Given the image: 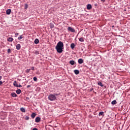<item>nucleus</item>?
Masks as SVG:
<instances>
[{"label": "nucleus", "mask_w": 130, "mask_h": 130, "mask_svg": "<svg viewBox=\"0 0 130 130\" xmlns=\"http://www.w3.org/2000/svg\"><path fill=\"white\" fill-rule=\"evenodd\" d=\"M63 43L61 41H59L57 44V45L55 47V49L56 50L57 52L58 53H62V51H63Z\"/></svg>", "instance_id": "nucleus-1"}, {"label": "nucleus", "mask_w": 130, "mask_h": 130, "mask_svg": "<svg viewBox=\"0 0 130 130\" xmlns=\"http://www.w3.org/2000/svg\"><path fill=\"white\" fill-rule=\"evenodd\" d=\"M56 95L57 94L54 93V94H50L48 96V99L50 101H55L56 100Z\"/></svg>", "instance_id": "nucleus-2"}, {"label": "nucleus", "mask_w": 130, "mask_h": 130, "mask_svg": "<svg viewBox=\"0 0 130 130\" xmlns=\"http://www.w3.org/2000/svg\"><path fill=\"white\" fill-rule=\"evenodd\" d=\"M68 31H69L70 32H75V29H74V28L71 27V26H69L68 28Z\"/></svg>", "instance_id": "nucleus-3"}, {"label": "nucleus", "mask_w": 130, "mask_h": 130, "mask_svg": "<svg viewBox=\"0 0 130 130\" xmlns=\"http://www.w3.org/2000/svg\"><path fill=\"white\" fill-rule=\"evenodd\" d=\"M78 62L80 64H82V63H83L84 62V60H83V59L80 58V59H78Z\"/></svg>", "instance_id": "nucleus-4"}, {"label": "nucleus", "mask_w": 130, "mask_h": 130, "mask_svg": "<svg viewBox=\"0 0 130 130\" xmlns=\"http://www.w3.org/2000/svg\"><path fill=\"white\" fill-rule=\"evenodd\" d=\"M41 120V118L40 117H37L35 119L36 122H39Z\"/></svg>", "instance_id": "nucleus-5"}, {"label": "nucleus", "mask_w": 130, "mask_h": 130, "mask_svg": "<svg viewBox=\"0 0 130 130\" xmlns=\"http://www.w3.org/2000/svg\"><path fill=\"white\" fill-rule=\"evenodd\" d=\"M16 49L17 50H20L21 49V45L20 44L16 45Z\"/></svg>", "instance_id": "nucleus-6"}, {"label": "nucleus", "mask_w": 130, "mask_h": 130, "mask_svg": "<svg viewBox=\"0 0 130 130\" xmlns=\"http://www.w3.org/2000/svg\"><path fill=\"white\" fill-rule=\"evenodd\" d=\"M7 41H9V42H13V41H14V39H13V38H8V39H7Z\"/></svg>", "instance_id": "nucleus-7"}, {"label": "nucleus", "mask_w": 130, "mask_h": 130, "mask_svg": "<svg viewBox=\"0 0 130 130\" xmlns=\"http://www.w3.org/2000/svg\"><path fill=\"white\" fill-rule=\"evenodd\" d=\"M91 9H92V5H91V4H88L87 5V9L91 10Z\"/></svg>", "instance_id": "nucleus-8"}, {"label": "nucleus", "mask_w": 130, "mask_h": 130, "mask_svg": "<svg viewBox=\"0 0 130 130\" xmlns=\"http://www.w3.org/2000/svg\"><path fill=\"white\" fill-rule=\"evenodd\" d=\"M98 85L99 86H101V87H104V85H103V84H102V82H100V81H99L98 82Z\"/></svg>", "instance_id": "nucleus-9"}, {"label": "nucleus", "mask_w": 130, "mask_h": 130, "mask_svg": "<svg viewBox=\"0 0 130 130\" xmlns=\"http://www.w3.org/2000/svg\"><path fill=\"white\" fill-rule=\"evenodd\" d=\"M11 96H12V97L16 98V97H17V94H16V93H15V92H12L11 94Z\"/></svg>", "instance_id": "nucleus-10"}, {"label": "nucleus", "mask_w": 130, "mask_h": 130, "mask_svg": "<svg viewBox=\"0 0 130 130\" xmlns=\"http://www.w3.org/2000/svg\"><path fill=\"white\" fill-rule=\"evenodd\" d=\"M11 9H8L6 11V14L7 15H10L11 14Z\"/></svg>", "instance_id": "nucleus-11"}, {"label": "nucleus", "mask_w": 130, "mask_h": 130, "mask_svg": "<svg viewBox=\"0 0 130 130\" xmlns=\"http://www.w3.org/2000/svg\"><path fill=\"white\" fill-rule=\"evenodd\" d=\"M74 73L75 75H79V74H80V71H79L78 70H74Z\"/></svg>", "instance_id": "nucleus-12"}, {"label": "nucleus", "mask_w": 130, "mask_h": 130, "mask_svg": "<svg viewBox=\"0 0 130 130\" xmlns=\"http://www.w3.org/2000/svg\"><path fill=\"white\" fill-rule=\"evenodd\" d=\"M35 116H36V113H32L31 115V117L32 118H35Z\"/></svg>", "instance_id": "nucleus-13"}, {"label": "nucleus", "mask_w": 130, "mask_h": 130, "mask_svg": "<svg viewBox=\"0 0 130 130\" xmlns=\"http://www.w3.org/2000/svg\"><path fill=\"white\" fill-rule=\"evenodd\" d=\"M50 27L51 29H53V28H54V24L52 23H50Z\"/></svg>", "instance_id": "nucleus-14"}, {"label": "nucleus", "mask_w": 130, "mask_h": 130, "mask_svg": "<svg viewBox=\"0 0 130 130\" xmlns=\"http://www.w3.org/2000/svg\"><path fill=\"white\" fill-rule=\"evenodd\" d=\"M35 44H38L39 43V40L38 39H36L34 41Z\"/></svg>", "instance_id": "nucleus-15"}, {"label": "nucleus", "mask_w": 130, "mask_h": 130, "mask_svg": "<svg viewBox=\"0 0 130 130\" xmlns=\"http://www.w3.org/2000/svg\"><path fill=\"white\" fill-rule=\"evenodd\" d=\"M69 63L71 64V66H74L75 64V61L74 60H70Z\"/></svg>", "instance_id": "nucleus-16"}, {"label": "nucleus", "mask_w": 130, "mask_h": 130, "mask_svg": "<svg viewBox=\"0 0 130 130\" xmlns=\"http://www.w3.org/2000/svg\"><path fill=\"white\" fill-rule=\"evenodd\" d=\"M13 86H14V87H17L18 86V84H17V81L15 80L13 82Z\"/></svg>", "instance_id": "nucleus-17"}, {"label": "nucleus", "mask_w": 130, "mask_h": 130, "mask_svg": "<svg viewBox=\"0 0 130 130\" xmlns=\"http://www.w3.org/2000/svg\"><path fill=\"white\" fill-rule=\"evenodd\" d=\"M117 103V102L116 100H114L111 102V104H112L113 105H115V104H116Z\"/></svg>", "instance_id": "nucleus-18"}, {"label": "nucleus", "mask_w": 130, "mask_h": 130, "mask_svg": "<svg viewBox=\"0 0 130 130\" xmlns=\"http://www.w3.org/2000/svg\"><path fill=\"white\" fill-rule=\"evenodd\" d=\"M71 47L72 49H74L75 48V44L72 43L71 44Z\"/></svg>", "instance_id": "nucleus-19"}, {"label": "nucleus", "mask_w": 130, "mask_h": 130, "mask_svg": "<svg viewBox=\"0 0 130 130\" xmlns=\"http://www.w3.org/2000/svg\"><path fill=\"white\" fill-rule=\"evenodd\" d=\"M79 41L80 42H84V38L81 37L79 39Z\"/></svg>", "instance_id": "nucleus-20"}, {"label": "nucleus", "mask_w": 130, "mask_h": 130, "mask_svg": "<svg viewBox=\"0 0 130 130\" xmlns=\"http://www.w3.org/2000/svg\"><path fill=\"white\" fill-rule=\"evenodd\" d=\"M16 93L19 95V94H21V89H19L16 90Z\"/></svg>", "instance_id": "nucleus-21"}, {"label": "nucleus", "mask_w": 130, "mask_h": 130, "mask_svg": "<svg viewBox=\"0 0 130 130\" xmlns=\"http://www.w3.org/2000/svg\"><path fill=\"white\" fill-rule=\"evenodd\" d=\"M20 111H21L22 112H26V110H25V108H21Z\"/></svg>", "instance_id": "nucleus-22"}, {"label": "nucleus", "mask_w": 130, "mask_h": 130, "mask_svg": "<svg viewBox=\"0 0 130 130\" xmlns=\"http://www.w3.org/2000/svg\"><path fill=\"white\" fill-rule=\"evenodd\" d=\"M21 39H23V36L22 35L18 37V40H21Z\"/></svg>", "instance_id": "nucleus-23"}, {"label": "nucleus", "mask_w": 130, "mask_h": 130, "mask_svg": "<svg viewBox=\"0 0 130 130\" xmlns=\"http://www.w3.org/2000/svg\"><path fill=\"white\" fill-rule=\"evenodd\" d=\"M30 71H31V69H27L25 72L27 73V74H28L30 72Z\"/></svg>", "instance_id": "nucleus-24"}, {"label": "nucleus", "mask_w": 130, "mask_h": 130, "mask_svg": "<svg viewBox=\"0 0 130 130\" xmlns=\"http://www.w3.org/2000/svg\"><path fill=\"white\" fill-rule=\"evenodd\" d=\"M104 114V112L102 111V112H100L99 114V116H100V115H103V114Z\"/></svg>", "instance_id": "nucleus-25"}, {"label": "nucleus", "mask_w": 130, "mask_h": 130, "mask_svg": "<svg viewBox=\"0 0 130 130\" xmlns=\"http://www.w3.org/2000/svg\"><path fill=\"white\" fill-rule=\"evenodd\" d=\"M34 53H35V54H36L37 55H38V54H39V51H35V52H34Z\"/></svg>", "instance_id": "nucleus-26"}, {"label": "nucleus", "mask_w": 130, "mask_h": 130, "mask_svg": "<svg viewBox=\"0 0 130 130\" xmlns=\"http://www.w3.org/2000/svg\"><path fill=\"white\" fill-rule=\"evenodd\" d=\"M34 81H35V82H37V77H34L33 78Z\"/></svg>", "instance_id": "nucleus-27"}, {"label": "nucleus", "mask_w": 130, "mask_h": 130, "mask_svg": "<svg viewBox=\"0 0 130 130\" xmlns=\"http://www.w3.org/2000/svg\"><path fill=\"white\" fill-rule=\"evenodd\" d=\"M8 53H11V49H8L7 50Z\"/></svg>", "instance_id": "nucleus-28"}, {"label": "nucleus", "mask_w": 130, "mask_h": 130, "mask_svg": "<svg viewBox=\"0 0 130 130\" xmlns=\"http://www.w3.org/2000/svg\"><path fill=\"white\" fill-rule=\"evenodd\" d=\"M25 120H29V116H26L25 117Z\"/></svg>", "instance_id": "nucleus-29"}, {"label": "nucleus", "mask_w": 130, "mask_h": 130, "mask_svg": "<svg viewBox=\"0 0 130 130\" xmlns=\"http://www.w3.org/2000/svg\"><path fill=\"white\" fill-rule=\"evenodd\" d=\"M16 87H18L19 88H22V86L20 84L19 85L18 84V86H16Z\"/></svg>", "instance_id": "nucleus-30"}, {"label": "nucleus", "mask_w": 130, "mask_h": 130, "mask_svg": "<svg viewBox=\"0 0 130 130\" xmlns=\"http://www.w3.org/2000/svg\"><path fill=\"white\" fill-rule=\"evenodd\" d=\"M18 35H19V33H18V32L15 33V37H17V36H18Z\"/></svg>", "instance_id": "nucleus-31"}, {"label": "nucleus", "mask_w": 130, "mask_h": 130, "mask_svg": "<svg viewBox=\"0 0 130 130\" xmlns=\"http://www.w3.org/2000/svg\"><path fill=\"white\" fill-rule=\"evenodd\" d=\"M27 6L28 5L27 4L25 5V9H27V8H28Z\"/></svg>", "instance_id": "nucleus-32"}, {"label": "nucleus", "mask_w": 130, "mask_h": 130, "mask_svg": "<svg viewBox=\"0 0 130 130\" xmlns=\"http://www.w3.org/2000/svg\"><path fill=\"white\" fill-rule=\"evenodd\" d=\"M30 87H31V85H28L26 86V88H30Z\"/></svg>", "instance_id": "nucleus-33"}, {"label": "nucleus", "mask_w": 130, "mask_h": 130, "mask_svg": "<svg viewBox=\"0 0 130 130\" xmlns=\"http://www.w3.org/2000/svg\"><path fill=\"white\" fill-rule=\"evenodd\" d=\"M31 70H32V71H34V67H31Z\"/></svg>", "instance_id": "nucleus-34"}, {"label": "nucleus", "mask_w": 130, "mask_h": 130, "mask_svg": "<svg viewBox=\"0 0 130 130\" xmlns=\"http://www.w3.org/2000/svg\"><path fill=\"white\" fill-rule=\"evenodd\" d=\"M3 85V81H0V85Z\"/></svg>", "instance_id": "nucleus-35"}, {"label": "nucleus", "mask_w": 130, "mask_h": 130, "mask_svg": "<svg viewBox=\"0 0 130 130\" xmlns=\"http://www.w3.org/2000/svg\"><path fill=\"white\" fill-rule=\"evenodd\" d=\"M92 90H94V89H93V88H92L90 89V91L91 92V91H92Z\"/></svg>", "instance_id": "nucleus-36"}, {"label": "nucleus", "mask_w": 130, "mask_h": 130, "mask_svg": "<svg viewBox=\"0 0 130 130\" xmlns=\"http://www.w3.org/2000/svg\"><path fill=\"white\" fill-rule=\"evenodd\" d=\"M101 2H102L103 3H105V0H101Z\"/></svg>", "instance_id": "nucleus-37"}, {"label": "nucleus", "mask_w": 130, "mask_h": 130, "mask_svg": "<svg viewBox=\"0 0 130 130\" xmlns=\"http://www.w3.org/2000/svg\"><path fill=\"white\" fill-rule=\"evenodd\" d=\"M2 78H3V77L0 76V80H2Z\"/></svg>", "instance_id": "nucleus-38"}, {"label": "nucleus", "mask_w": 130, "mask_h": 130, "mask_svg": "<svg viewBox=\"0 0 130 130\" xmlns=\"http://www.w3.org/2000/svg\"><path fill=\"white\" fill-rule=\"evenodd\" d=\"M112 28H114V25H113V26H112Z\"/></svg>", "instance_id": "nucleus-39"}]
</instances>
